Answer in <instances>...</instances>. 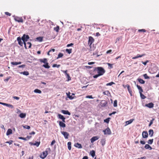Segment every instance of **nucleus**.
Returning a JSON list of instances; mask_svg holds the SVG:
<instances>
[{"instance_id":"ea45409f","label":"nucleus","mask_w":159,"mask_h":159,"mask_svg":"<svg viewBox=\"0 0 159 159\" xmlns=\"http://www.w3.org/2000/svg\"><path fill=\"white\" fill-rule=\"evenodd\" d=\"M107 65H108V67H109V69H111V68H113V64H111L110 63H107Z\"/></svg>"},{"instance_id":"f8f14e48","label":"nucleus","mask_w":159,"mask_h":159,"mask_svg":"<svg viewBox=\"0 0 159 159\" xmlns=\"http://www.w3.org/2000/svg\"><path fill=\"white\" fill-rule=\"evenodd\" d=\"M21 38L20 37L17 38V40L18 42V44L21 46H22L23 45V42L21 41Z\"/></svg>"},{"instance_id":"f03ea898","label":"nucleus","mask_w":159,"mask_h":159,"mask_svg":"<svg viewBox=\"0 0 159 159\" xmlns=\"http://www.w3.org/2000/svg\"><path fill=\"white\" fill-rule=\"evenodd\" d=\"M29 38L30 37L28 35H25V34H24L21 38V39L23 42L25 47L26 49H27L26 42L28 40Z\"/></svg>"},{"instance_id":"8fccbe9b","label":"nucleus","mask_w":159,"mask_h":159,"mask_svg":"<svg viewBox=\"0 0 159 159\" xmlns=\"http://www.w3.org/2000/svg\"><path fill=\"white\" fill-rule=\"evenodd\" d=\"M63 55L62 53H59L58 55V57H57V59L62 57H63Z\"/></svg>"},{"instance_id":"69168bd1","label":"nucleus","mask_w":159,"mask_h":159,"mask_svg":"<svg viewBox=\"0 0 159 159\" xmlns=\"http://www.w3.org/2000/svg\"><path fill=\"white\" fill-rule=\"evenodd\" d=\"M148 62V61H147L145 62H142L143 64L144 65H146L147 64V63Z\"/></svg>"},{"instance_id":"864d4df0","label":"nucleus","mask_w":159,"mask_h":159,"mask_svg":"<svg viewBox=\"0 0 159 159\" xmlns=\"http://www.w3.org/2000/svg\"><path fill=\"white\" fill-rule=\"evenodd\" d=\"M11 64L13 65H18V63L17 62H11Z\"/></svg>"},{"instance_id":"7c9ffc66","label":"nucleus","mask_w":159,"mask_h":159,"mask_svg":"<svg viewBox=\"0 0 159 159\" xmlns=\"http://www.w3.org/2000/svg\"><path fill=\"white\" fill-rule=\"evenodd\" d=\"M138 80L140 83L142 84H144L145 82L144 80L140 78H138Z\"/></svg>"},{"instance_id":"052dcab7","label":"nucleus","mask_w":159,"mask_h":159,"mask_svg":"<svg viewBox=\"0 0 159 159\" xmlns=\"http://www.w3.org/2000/svg\"><path fill=\"white\" fill-rule=\"evenodd\" d=\"M14 99H16L17 100H18L20 99V98L16 96H14L13 97Z\"/></svg>"},{"instance_id":"2eb2a0df","label":"nucleus","mask_w":159,"mask_h":159,"mask_svg":"<svg viewBox=\"0 0 159 159\" xmlns=\"http://www.w3.org/2000/svg\"><path fill=\"white\" fill-rule=\"evenodd\" d=\"M59 125L60 127L64 128L66 127V124L64 123V122L63 121H59Z\"/></svg>"},{"instance_id":"2f4dec72","label":"nucleus","mask_w":159,"mask_h":159,"mask_svg":"<svg viewBox=\"0 0 159 159\" xmlns=\"http://www.w3.org/2000/svg\"><path fill=\"white\" fill-rule=\"evenodd\" d=\"M34 92L35 93H42V91L40 90L39 89H35L34 90Z\"/></svg>"},{"instance_id":"e433bc0d","label":"nucleus","mask_w":159,"mask_h":159,"mask_svg":"<svg viewBox=\"0 0 159 159\" xmlns=\"http://www.w3.org/2000/svg\"><path fill=\"white\" fill-rule=\"evenodd\" d=\"M140 94L141 98L142 99H144L146 98L145 96L142 94V93H140Z\"/></svg>"},{"instance_id":"a878e982","label":"nucleus","mask_w":159,"mask_h":159,"mask_svg":"<svg viewBox=\"0 0 159 159\" xmlns=\"http://www.w3.org/2000/svg\"><path fill=\"white\" fill-rule=\"evenodd\" d=\"M137 87L138 89L139 90V93H142V92H143V90L142 89L141 87H140V86H139L138 85H137Z\"/></svg>"},{"instance_id":"13d9d810","label":"nucleus","mask_w":159,"mask_h":159,"mask_svg":"<svg viewBox=\"0 0 159 159\" xmlns=\"http://www.w3.org/2000/svg\"><path fill=\"white\" fill-rule=\"evenodd\" d=\"M5 14L7 15V16H11V14L10 13H9V12H5Z\"/></svg>"},{"instance_id":"f704fd0d","label":"nucleus","mask_w":159,"mask_h":159,"mask_svg":"<svg viewBox=\"0 0 159 159\" xmlns=\"http://www.w3.org/2000/svg\"><path fill=\"white\" fill-rule=\"evenodd\" d=\"M37 40L40 42H42L43 40V38L41 37H39L36 38Z\"/></svg>"},{"instance_id":"a211bd4d","label":"nucleus","mask_w":159,"mask_h":159,"mask_svg":"<svg viewBox=\"0 0 159 159\" xmlns=\"http://www.w3.org/2000/svg\"><path fill=\"white\" fill-rule=\"evenodd\" d=\"M39 61L42 63H45L48 62L46 58H43V59H39Z\"/></svg>"},{"instance_id":"49530a36","label":"nucleus","mask_w":159,"mask_h":159,"mask_svg":"<svg viewBox=\"0 0 159 159\" xmlns=\"http://www.w3.org/2000/svg\"><path fill=\"white\" fill-rule=\"evenodd\" d=\"M66 77L68 79V81L71 80V78L70 77L69 75L68 74H67L66 75Z\"/></svg>"},{"instance_id":"f257e3e1","label":"nucleus","mask_w":159,"mask_h":159,"mask_svg":"<svg viewBox=\"0 0 159 159\" xmlns=\"http://www.w3.org/2000/svg\"><path fill=\"white\" fill-rule=\"evenodd\" d=\"M97 70L98 74L100 76L103 75L105 73V70L101 67H95L94 69V71Z\"/></svg>"},{"instance_id":"6ab92c4d","label":"nucleus","mask_w":159,"mask_h":159,"mask_svg":"<svg viewBox=\"0 0 159 159\" xmlns=\"http://www.w3.org/2000/svg\"><path fill=\"white\" fill-rule=\"evenodd\" d=\"M43 65V66L44 67L46 68L49 69L50 68V66L48 65V63L47 62L45 63Z\"/></svg>"},{"instance_id":"20e7f679","label":"nucleus","mask_w":159,"mask_h":159,"mask_svg":"<svg viewBox=\"0 0 159 159\" xmlns=\"http://www.w3.org/2000/svg\"><path fill=\"white\" fill-rule=\"evenodd\" d=\"M103 131L105 135H110L111 134V131L109 127L103 130Z\"/></svg>"},{"instance_id":"a19ab883","label":"nucleus","mask_w":159,"mask_h":159,"mask_svg":"<svg viewBox=\"0 0 159 159\" xmlns=\"http://www.w3.org/2000/svg\"><path fill=\"white\" fill-rule=\"evenodd\" d=\"M146 30L144 29H139L138 30V31L139 32H146Z\"/></svg>"},{"instance_id":"ddd939ff","label":"nucleus","mask_w":159,"mask_h":159,"mask_svg":"<svg viewBox=\"0 0 159 159\" xmlns=\"http://www.w3.org/2000/svg\"><path fill=\"white\" fill-rule=\"evenodd\" d=\"M142 136L143 138H147L148 137V133L146 131H143L142 133Z\"/></svg>"},{"instance_id":"79ce46f5","label":"nucleus","mask_w":159,"mask_h":159,"mask_svg":"<svg viewBox=\"0 0 159 159\" xmlns=\"http://www.w3.org/2000/svg\"><path fill=\"white\" fill-rule=\"evenodd\" d=\"M6 106L9 107H10L11 108H13L14 107L12 105L10 104H9L6 103Z\"/></svg>"},{"instance_id":"0eeeda50","label":"nucleus","mask_w":159,"mask_h":159,"mask_svg":"<svg viewBox=\"0 0 159 159\" xmlns=\"http://www.w3.org/2000/svg\"><path fill=\"white\" fill-rule=\"evenodd\" d=\"M99 138V137L98 136H95L93 137L90 139L91 143H93L95 141L98 139Z\"/></svg>"},{"instance_id":"c03bdc74","label":"nucleus","mask_w":159,"mask_h":159,"mask_svg":"<svg viewBox=\"0 0 159 159\" xmlns=\"http://www.w3.org/2000/svg\"><path fill=\"white\" fill-rule=\"evenodd\" d=\"M145 55V54H142L141 55H140L139 54H138L137 55V58H138L139 57H142L144 56Z\"/></svg>"},{"instance_id":"b1692460","label":"nucleus","mask_w":159,"mask_h":159,"mask_svg":"<svg viewBox=\"0 0 159 159\" xmlns=\"http://www.w3.org/2000/svg\"><path fill=\"white\" fill-rule=\"evenodd\" d=\"M75 146L76 147L78 148H82V146L81 144L78 143H75Z\"/></svg>"},{"instance_id":"1a4fd4ad","label":"nucleus","mask_w":159,"mask_h":159,"mask_svg":"<svg viewBox=\"0 0 159 159\" xmlns=\"http://www.w3.org/2000/svg\"><path fill=\"white\" fill-rule=\"evenodd\" d=\"M61 133L64 135L66 139H68V136H69V134L67 132L61 131Z\"/></svg>"},{"instance_id":"338daca9","label":"nucleus","mask_w":159,"mask_h":159,"mask_svg":"<svg viewBox=\"0 0 159 159\" xmlns=\"http://www.w3.org/2000/svg\"><path fill=\"white\" fill-rule=\"evenodd\" d=\"M140 143L142 144H144L145 143V142L144 141H141Z\"/></svg>"},{"instance_id":"09e8293b","label":"nucleus","mask_w":159,"mask_h":159,"mask_svg":"<svg viewBox=\"0 0 159 159\" xmlns=\"http://www.w3.org/2000/svg\"><path fill=\"white\" fill-rule=\"evenodd\" d=\"M143 76L145 79H149L150 78L147 75V74H144Z\"/></svg>"},{"instance_id":"603ef678","label":"nucleus","mask_w":159,"mask_h":159,"mask_svg":"<svg viewBox=\"0 0 159 159\" xmlns=\"http://www.w3.org/2000/svg\"><path fill=\"white\" fill-rule=\"evenodd\" d=\"M13 142V141L12 140H10V141H7L6 143H9L10 145L12 144V143Z\"/></svg>"},{"instance_id":"4468645a","label":"nucleus","mask_w":159,"mask_h":159,"mask_svg":"<svg viewBox=\"0 0 159 159\" xmlns=\"http://www.w3.org/2000/svg\"><path fill=\"white\" fill-rule=\"evenodd\" d=\"M61 112L64 114L68 115H70V113L68 110H62Z\"/></svg>"},{"instance_id":"4be33fe9","label":"nucleus","mask_w":159,"mask_h":159,"mask_svg":"<svg viewBox=\"0 0 159 159\" xmlns=\"http://www.w3.org/2000/svg\"><path fill=\"white\" fill-rule=\"evenodd\" d=\"M149 134L151 137H152L153 136V131L152 129H150L149 130Z\"/></svg>"},{"instance_id":"58836bf2","label":"nucleus","mask_w":159,"mask_h":159,"mask_svg":"<svg viewBox=\"0 0 159 159\" xmlns=\"http://www.w3.org/2000/svg\"><path fill=\"white\" fill-rule=\"evenodd\" d=\"M153 139H149L148 141V143L149 144H151L153 142Z\"/></svg>"},{"instance_id":"bf43d9fd","label":"nucleus","mask_w":159,"mask_h":159,"mask_svg":"<svg viewBox=\"0 0 159 159\" xmlns=\"http://www.w3.org/2000/svg\"><path fill=\"white\" fill-rule=\"evenodd\" d=\"M25 66V65H22L20 66H19L18 67L19 68H23Z\"/></svg>"},{"instance_id":"e2e57ef3","label":"nucleus","mask_w":159,"mask_h":159,"mask_svg":"<svg viewBox=\"0 0 159 159\" xmlns=\"http://www.w3.org/2000/svg\"><path fill=\"white\" fill-rule=\"evenodd\" d=\"M73 45V44L72 43H70V44H68L66 46L67 47H69L70 46H72Z\"/></svg>"},{"instance_id":"473e14b6","label":"nucleus","mask_w":159,"mask_h":159,"mask_svg":"<svg viewBox=\"0 0 159 159\" xmlns=\"http://www.w3.org/2000/svg\"><path fill=\"white\" fill-rule=\"evenodd\" d=\"M68 149L69 150L71 149V143L70 142H69L67 143Z\"/></svg>"},{"instance_id":"6e6d98bb","label":"nucleus","mask_w":159,"mask_h":159,"mask_svg":"<svg viewBox=\"0 0 159 159\" xmlns=\"http://www.w3.org/2000/svg\"><path fill=\"white\" fill-rule=\"evenodd\" d=\"M87 98H93L92 97V95H88L86 97Z\"/></svg>"},{"instance_id":"bb28decb","label":"nucleus","mask_w":159,"mask_h":159,"mask_svg":"<svg viewBox=\"0 0 159 159\" xmlns=\"http://www.w3.org/2000/svg\"><path fill=\"white\" fill-rule=\"evenodd\" d=\"M40 143V141L36 142L35 143H32V144L33 145L36 146L37 147H38L39 146Z\"/></svg>"},{"instance_id":"5701e85b","label":"nucleus","mask_w":159,"mask_h":159,"mask_svg":"<svg viewBox=\"0 0 159 159\" xmlns=\"http://www.w3.org/2000/svg\"><path fill=\"white\" fill-rule=\"evenodd\" d=\"M26 114L25 113H21L19 115V117L21 118H24L26 117Z\"/></svg>"},{"instance_id":"9d476101","label":"nucleus","mask_w":159,"mask_h":159,"mask_svg":"<svg viewBox=\"0 0 159 159\" xmlns=\"http://www.w3.org/2000/svg\"><path fill=\"white\" fill-rule=\"evenodd\" d=\"M123 86L124 88H125V87H127L128 91L129 93L131 95H132V91L131 90V88H130V86L129 85H128V84H127L125 86H124V85H123Z\"/></svg>"},{"instance_id":"5fc2aeb1","label":"nucleus","mask_w":159,"mask_h":159,"mask_svg":"<svg viewBox=\"0 0 159 159\" xmlns=\"http://www.w3.org/2000/svg\"><path fill=\"white\" fill-rule=\"evenodd\" d=\"M100 75H99L98 74L97 75H95L94 76H93V77L94 78H96L99 77V76H100Z\"/></svg>"},{"instance_id":"f3484780","label":"nucleus","mask_w":159,"mask_h":159,"mask_svg":"<svg viewBox=\"0 0 159 159\" xmlns=\"http://www.w3.org/2000/svg\"><path fill=\"white\" fill-rule=\"evenodd\" d=\"M134 120V119H131L128 121H126L125 122V126L131 124Z\"/></svg>"},{"instance_id":"c9c22d12","label":"nucleus","mask_w":159,"mask_h":159,"mask_svg":"<svg viewBox=\"0 0 159 159\" xmlns=\"http://www.w3.org/2000/svg\"><path fill=\"white\" fill-rule=\"evenodd\" d=\"M72 49H66V51L69 54H70L72 52Z\"/></svg>"},{"instance_id":"774afa93","label":"nucleus","mask_w":159,"mask_h":159,"mask_svg":"<svg viewBox=\"0 0 159 159\" xmlns=\"http://www.w3.org/2000/svg\"><path fill=\"white\" fill-rule=\"evenodd\" d=\"M112 52V50H108L107 52H106V53L107 54H108V53H110L111 52Z\"/></svg>"},{"instance_id":"dca6fc26","label":"nucleus","mask_w":159,"mask_h":159,"mask_svg":"<svg viewBox=\"0 0 159 159\" xmlns=\"http://www.w3.org/2000/svg\"><path fill=\"white\" fill-rule=\"evenodd\" d=\"M107 104V102L102 100L101 103V105L102 107H104L106 106Z\"/></svg>"},{"instance_id":"c756f323","label":"nucleus","mask_w":159,"mask_h":159,"mask_svg":"<svg viewBox=\"0 0 159 159\" xmlns=\"http://www.w3.org/2000/svg\"><path fill=\"white\" fill-rule=\"evenodd\" d=\"M103 93L104 95H106L107 96H109L110 94L109 91L108 90H107L105 92H104Z\"/></svg>"},{"instance_id":"3c124183","label":"nucleus","mask_w":159,"mask_h":159,"mask_svg":"<svg viewBox=\"0 0 159 159\" xmlns=\"http://www.w3.org/2000/svg\"><path fill=\"white\" fill-rule=\"evenodd\" d=\"M23 127L24 128L27 129H30V126L29 125H25L23 126Z\"/></svg>"},{"instance_id":"de8ad7c7","label":"nucleus","mask_w":159,"mask_h":159,"mask_svg":"<svg viewBox=\"0 0 159 159\" xmlns=\"http://www.w3.org/2000/svg\"><path fill=\"white\" fill-rule=\"evenodd\" d=\"M115 83L113 82H111L107 83L106 84L107 86H111L113 84H115Z\"/></svg>"},{"instance_id":"aec40b11","label":"nucleus","mask_w":159,"mask_h":159,"mask_svg":"<svg viewBox=\"0 0 159 159\" xmlns=\"http://www.w3.org/2000/svg\"><path fill=\"white\" fill-rule=\"evenodd\" d=\"M12 131L11 129H8L7 132L6 134L7 135H9L12 134Z\"/></svg>"},{"instance_id":"cd10ccee","label":"nucleus","mask_w":159,"mask_h":159,"mask_svg":"<svg viewBox=\"0 0 159 159\" xmlns=\"http://www.w3.org/2000/svg\"><path fill=\"white\" fill-rule=\"evenodd\" d=\"M20 73L21 74H23L25 75H29V72L27 71H24V72H20Z\"/></svg>"},{"instance_id":"412c9836","label":"nucleus","mask_w":159,"mask_h":159,"mask_svg":"<svg viewBox=\"0 0 159 159\" xmlns=\"http://www.w3.org/2000/svg\"><path fill=\"white\" fill-rule=\"evenodd\" d=\"M145 148L146 149H149L150 150L152 149V148L148 144H146L145 146Z\"/></svg>"},{"instance_id":"9b49d317","label":"nucleus","mask_w":159,"mask_h":159,"mask_svg":"<svg viewBox=\"0 0 159 159\" xmlns=\"http://www.w3.org/2000/svg\"><path fill=\"white\" fill-rule=\"evenodd\" d=\"M154 104L152 102H150L148 104H146L145 106L149 108H152L154 107Z\"/></svg>"},{"instance_id":"72a5a7b5","label":"nucleus","mask_w":159,"mask_h":159,"mask_svg":"<svg viewBox=\"0 0 159 159\" xmlns=\"http://www.w3.org/2000/svg\"><path fill=\"white\" fill-rule=\"evenodd\" d=\"M90 153L93 157H94L95 155V152L94 150H92L90 152Z\"/></svg>"},{"instance_id":"393cba45","label":"nucleus","mask_w":159,"mask_h":159,"mask_svg":"<svg viewBox=\"0 0 159 159\" xmlns=\"http://www.w3.org/2000/svg\"><path fill=\"white\" fill-rule=\"evenodd\" d=\"M101 143L102 145V146H104L106 143V140L105 139H102L101 141Z\"/></svg>"},{"instance_id":"0e129e2a","label":"nucleus","mask_w":159,"mask_h":159,"mask_svg":"<svg viewBox=\"0 0 159 159\" xmlns=\"http://www.w3.org/2000/svg\"><path fill=\"white\" fill-rule=\"evenodd\" d=\"M31 137H32L31 136L28 135L26 137V138H27V140H28L30 139L31 138Z\"/></svg>"},{"instance_id":"7ed1b4c3","label":"nucleus","mask_w":159,"mask_h":159,"mask_svg":"<svg viewBox=\"0 0 159 159\" xmlns=\"http://www.w3.org/2000/svg\"><path fill=\"white\" fill-rule=\"evenodd\" d=\"M48 155V151L47 150H46L41 153L40 157L42 159H43L47 157Z\"/></svg>"},{"instance_id":"6e6552de","label":"nucleus","mask_w":159,"mask_h":159,"mask_svg":"<svg viewBox=\"0 0 159 159\" xmlns=\"http://www.w3.org/2000/svg\"><path fill=\"white\" fill-rule=\"evenodd\" d=\"M57 117L61 119L63 122H65L66 118L63 115L59 114L57 115Z\"/></svg>"},{"instance_id":"39448f33","label":"nucleus","mask_w":159,"mask_h":159,"mask_svg":"<svg viewBox=\"0 0 159 159\" xmlns=\"http://www.w3.org/2000/svg\"><path fill=\"white\" fill-rule=\"evenodd\" d=\"M14 19L16 21L18 22L23 23V20L22 17L15 16Z\"/></svg>"},{"instance_id":"423d86ee","label":"nucleus","mask_w":159,"mask_h":159,"mask_svg":"<svg viewBox=\"0 0 159 159\" xmlns=\"http://www.w3.org/2000/svg\"><path fill=\"white\" fill-rule=\"evenodd\" d=\"M94 41L93 38L91 36H89V38L88 44L90 46Z\"/></svg>"},{"instance_id":"a18cd8bd","label":"nucleus","mask_w":159,"mask_h":159,"mask_svg":"<svg viewBox=\"0 0 159 159\" xmlns=\"http://www.w3.org/2000/svg\"><path fill=\"white\" fill-rule=\"evenodd\" d=\"M113 106L114 107H116L117 106V100H115L114 101Z\"/></svg>"},{"instance_id":"680f3d73","label":"nucleus","mask_w":159,"mask_h":159,"mask_svg":"<svg viewBox=\"0 0 159 159\" xmlns=\"http://www.w3.org/2000/svg\"><path fill=\"white\" fill-rule=\"evenodd\" d=\"M55 142H56V141L55 140H53L51 143V145H53L55 143Z\"/></svg>"},{"instance_id":"37998d69","label":"nucleus","mask_w":159,"mask_h":159,"mask_svg":"<svg viewBox=\"0 0 159 159\" xmlns=\"http://www.w3.org/2000/svg\"><path fill=\"white\" fill-rule=\"evenodd\" d=\"M60 65H57L56 64H54L53 65L52 67H57V68H59L60 67Z\"/></svg>"},{"instance_id":"4c0bfd02","label":"nucleus","mask_w":159,"mask_h":159,"mask_svg":"<svg viewBox=\"0 0 159 159\" xmlns=\"http://www.w3.org/2000/svg\"><path fill=\"white\" fill-rule=\"evenodd\" d=\"M54 30L57 32H58L59 29V26H57L56 27L54 28Z\"/></svg>"},{"instance_id":"4d7b16f0","label":"nucleus","mask_w":159,"mask_h":159,"mask_svg":"<svg viewBox=\"0 0 159 159\" xmlns=\"http://www.w3.org/2000/svg\"><path fill=\"white\" fill-rule=\"evenodd\" d=\"M68 98L70 99H72L73 98H74V97H73L72 96H70V95H68Z\"/></svg>"},{"instance_id":"c85d7f7f","label":"nucleus","mask_w":159,"mask_h":159,"mask_svg":"<svg viewBox=\"0 0 159 159\" xmlns=\"http://www.w3.org/2000/svg\"><path fill=\"white\" fill-rule=\"evenodd\" d=\"M31 43L30 42H28L26 43V46L27 49L30 48L31 46Z\"/></svg>"}]
</instances>
